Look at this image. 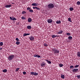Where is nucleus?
I'll list each match as a JSON object with an SVG mask.
<instances>
[{"label": "nucleus", "instance_id": "obj_1", "mask_svg": "<svg viewBox=\"0 0 80 80\" xmlns=\"http://www.w3.org/2000/svg\"><path fill=\"white\" fill-rule=\"evenodd\" d=\"M14 57H15V56L13 54H11L8 57V59L9 61H11L14 58Z\"/></svg>", "mask_w": 80, "mask_h": 80}, {"label": "nucleus", "instance_id": "obj_2", "mask_svg": "<svg viewBox=\"0 0 80 80\" xmlns=\"http://www.w3.org/2000/svg\"><path fill=\"white\" fill-rule=\"evenodd\" d=\"M48 8H53L54 7V4L53 3H50L48 6Z\"/></svg>", "mask_w": 80, "mask_h": 80}, {"label": "nucleus", "instance_id": "obj_3", "mask_svg": "<svg viewBox=\"0 0 80 80\" xmlns=\"http://www.w3.org/2000/svg\"><path fill=\"white\" fill-rule=\"evenodd\" d=\"M52 50L53 52H54V53L55 54H57V53H59V51L53 48L52 49Z\"/></svg>", "mask_w": 80, "mask_h": 80}, {"label": "nucleus", "instance_id": "obj_4", "mask_svg": "<svg viewBox=\"0 0 80 80\" xmlns=\"http://www.w3.org/2000/svg\"><path fill=\"white\" fill-rule=\"evenodd\" d=\"M31 75H35V76H36L38 75V73L36 72H31L30 73Z\"/></svg>", "mask_w": 80, "mask_h": 80}, {"label": "nucleus", "instance_id": "obj_5", "mask_svg": "<svg viewBox=\"0 0 80 80\" xmlns=\"http://www.w3.org/2000/svg\"><path fill=\"white\" fill-rule=\"evenodd\" d=\"M45 63L44 62H42V63H41V66L42 67H45Z\"/></svg>", "mask_w": 80, "mask_h": 80}, {"label": "nucleus", "instance_id": "obj_6", "mask_svg": "<svg viewBox=\"0 0 80 80\" xmlns=\"http://www.w3.org/2000/svg\"><path fill=\"white\" fill-rule=\"evenodd\" d=\"M47 22L48 23H51L53 22V20L51 19H48L47 20Z\"/></svg>", "mask_w": 80, "mask_h": 80}, {"label": "nucleus", "instance_id": "obj_7", "mask_svg": "<svg viewBox=\"0 0 80 80\" xmlns=\"http://www.w3.org/2000/svg\"><path fill=\"white\" fill-rule=\"evenodd\" d=\"M78 70V69H73L72 70V72H77Z\"/></svg>", "mask_w": 80, "mask_h": 80}, {"label": "nucleus", "instance_id": "obj_8", "mask_svg": "<svg viewBox=\"0 0 80 80\" xmlns=\"http://www.w3.org/2000/svg\"><path fill=\"white\" fill-rule=\"evenodd\" d=\"M12 7V5H8L7 4L5 6V8H10V7Z\"/></svg>", "mask_w": 80, "mask_h": 80}, {"label": "nucleus", "instance_id": "obj_9", "mask_svg": "<svg viewBox=\"0 0 80 80\" xmlns=\"http://www.w3.org/2000/svg\"><path fill=\"white\" fill-rule=\"evenodd\" d=\"M34 57H38V58H40V56L38 54L36 55V54H35L33 55Z\"/></svg>", "mask_w": 80, "mask_h": 80}, {"label": "nucleus", "instance_id": "obj_10", "mask_svg": "<svg viewBox=\"0 0 80 80\" xmlns=\"http://www.w3.org/2000/svg\"><path fill=\"white\" fill-rule=\"evenodd\" d=\"M29 39L30 40H31V41H32V40H33L35 39L34 37L32 36H31L30 38H29Z\"/></svg>", "mask_w": 80, "mask_h": 80}, {"label": "nucleus", "instance_id": "obj_11", "mask_svg": "<svg viewBox=\"0 0 80 80\" xmlns=\"http://www.w3.org/2000/svg\"><path fill=\"white\" fill-rule=\"evenodd\" d=\"M77 56L78 57H80V52L78 51L77 52Z\"/></svg>", "mask_w": 80, "mask_h": 80}, {"label": "nucleus", "instance_id": "obj_12", "mask_svg": "<svg viewBox=\"0 0 80 80\" xmlns=\"http://www.w3.org/2000/svg\"><path fill=\"white\" fill-rule=\"evenodd\" d=\"M38 5V3L37 4V3H35L32 4V6H35V7H37V6Z\"/></svg>", "mask_w": 80, "mask_h": 80}, {"label": "nucleus", "instance_id": "obj_13", "mask_svg": "<svg viewBox=\"0 0 80 80\" xmlns=\"http://www.w3.org/2000/svg\"><path fill=\"white\" fill-rule=\"evenodd\" d=\"M63 33V31L60 30L59 31V32L57 33L58 34H62Z\"/></svg>", "mask_w": 80, "mask_h": 80}, {"label": "nucleus", "instance_id": "obj_14", "mask_svg": "<svg viewBox=\"0 0 80 80\" xmlns=\"http://www.w3.org/2000/svg\"><path fill=\"white\" fill-rule=\"evenodd\" d=\"M30 35V33H24L23 34V37H25V36H27V35Z\"/></svg>", "mask_w": 80, "mask_h": 80}, {"label": "nucleus", "instance_id": "obj_15", "mask_svg": "<svg viewBox=\"0 0 80 80\" xmlns=\"http://www.w3.org/2000/svg\"><path fill=\"white\" fill-rule=\"evenodd\" d=\"M46 61L47 62V63H49V64H51V63H52V62H51V61H49L48 59H46Z\"/></svg>", "mask_w": 80, "mask_h": 80}, {"label": "nucleus", "instance_id": "obj_16", "mask_svg": "<svg viewBox=\"0 0 80 80\" xmlns=\"http://www.w3.org/2000/svg\"><path fill=\"white\" fill-rule=\"evenodd\" d=\"M28 22H31L32 21V18H29L28 19Z\"/></svg>", "mask_w": 80, "mask_h": 80}, {"label": "nucleus", "instance_id": "obj_17", "mask_svg": "<svg viewBox=\"0 0 80 80\" xmlns=\"http://www.w3.org/2000/svg\"><path fill=\"white\" fill-rule=\"evenodd\" d=\"M52 38H55V37H59V36H57V35H52L51 36Z\"/></svg>", "mask_w": 80, "mask_h": 80}, {"label": "nucleus", "instance_id": "obj_18", "mask_svg": "<svg viewBox=\"0 0 80 80\" xmlns=\"http://www.w3.org/2000/svg\"><path fill=\"white\" fill-rule=\"evenodd\" d=\"M61 77L62 78V79H65V75H64L61 74Z\"/></svg>", "mask_w": 80, "mask_h": 80}, {"label": "nucleus", "instance_id": "obj_19", "mask_svg": "<svg viewBox=\"0 0 80 80\" xmlns=\"http://www.w3.org/2000/svg\"><path fill=\"white\" fill-rule=\"evenodd\" d=\"M56 23H57V24H60L61 23V21H57L56 22Z\"/></svg>", "mask_w": 80, "mask_h": 80}, {"label": "nucleus", "instance_id": "obj_20", "mask_svg": "<svg viewBox=\"0 0 80 80\" xmlns=\"http://www.w3.org/2000/svg\"><path fill=\"white\" fill-rule=\"evenodd\" d=\"M27 28L28 29H31V28H32V27L30 26H28L27 27Z\"/></svg>", "mask_w": 80, "mask_h": 80}, {"label": "nucleus", "instance_id": "obj_21", "mask_svg": "<svg viewBox=\"0 0 80 80\" xmlns=\"http://www.w3.org/2000/svg\"><path fill=\"white\" fill-rule=\"evenodd\" d=\"M59 65L60 67H63V65L62 64L60 63L59 64Z\"/></svg>", "mask_w": 80, "mask_h": 80}, {"label": "nucleus", "instance_id": "obj_22", "mask_svg": "<svg viewBox=\"0 0 80 80\" xmlns=\"http://www.w3.org/2000/svg\"><path fill=\"white\" fill-rule=\"evenodd\" d=\"M14 17H12V18L11 17H10V18L11 20H12V21H13L14 19Z\"/></svg>", "mask_w": 80, "mask_h": 80}, {"label": "nucleus", "instance_id": "obj_23", "mask_svg": "<svg viewBox=\"0 0 80 80\" xmlns=\"http://www.w3.org/2000/svg\"><path fill=\"white\" fill-rule=\"evenodd\" d=\"M7 72V69H4L2 70V72H4V73H5Z\"/></svg>", "mask_w": 80, "mask_h": 80}, {"label": "nucleus", "instance_id": "obj_24", "mask_svg": "<svg viewBox=\"0 0 80 80\" xmlns=\"http://www.w3.org/2000/svg\"><path fill=\"white\" fill-rule=\"evenodd\" d=\"M69 10L70 11H73V8L72 7H71L70 8Z\"/></svg>", "mask_w": 80, "mask_h": 80}, {"label": "nucleus", "instance_id": "obj_25", "mask_svg": "<svg viewBox=\"0 0 80 80\" xmlns=\"http://www.w3.org/2000/svg\"><path fill=\"white\" fill-rule=\"evenodd\" d=\"M68 39H69V40H72V37L69 36L68 37Z\"/></svg>", "mask_w": 80, "mask_h": 80}, {"label": "nucleus", "instance_id": "obj_26", "mask_svg": "<svg viewBox=\"0 0 80 80\" xmlns=\"http://www.w3.org/2000/svg\"><path fill=\"white\" fill-rule=\"evenodd\" d=\"M68 21L70 22H72V20H71V18H68Z\"/></svg>", "mask_w": 80, "mask_h": 80}, {"label": "nucleus", "instance_id": "obj_27", "mask_svg": "<svg viewBox=\"0 0 80 80\" xmlns=\"http://www.w3.org/2000/svg\"><path fill=\"white\" fill-rule=\"evenodd\" d=\"M76 77H77L78 79H80V75L76 76Z\"/></svg>", "mask_w": 80, "mask_h": 80}, {"label": "nucleus", "instance_id": "obj_28", "mask_svg": "<svg viewBox=\"0 0 80 80\" xmlns=\"http://www.w3.org/2000/svg\"><path fill=\"white\" fill-rule=\"evenodd\" d=\"M29 12H31V13H33V10L32 9H30L29 10Z\"/></svg>", "mask_w": 80, "mask_h": 80}, {"label": "nucleus", "instance_id": "obj_29", "mask_svg": "<svg viewBox=\"0 0 80 80\" xmlns=\"http://www.w3.org/2000/svg\"><path fill=\"white\" fill-rule=\"evenodd\" d=\"M77 5H80V1H78L77 2Z\"/></svg>", "mask_w": 80, "mask_h": 80}, {"label": "nucleus", "instance_id": "obj_30", "mask_svg": "<svg viewBox=\"0 0 80 80\" xmlns=\"http://www.w3.org/2000/svg\"><path fill=\"white\" fill-rule=\"evenodd\" d=\"M20 43V42H19L17 41L16 42V44H17V45H19Z\"/></svg>", "mask_w": 80, "mask_h": 80}, {"label": "nucleus", "instance_id": "obj_31", "mask_svg": "<svg viewBox=\"0 0 80 80\" xmlns=\"http://www.w3.org/2000/svg\"><path fill=\"white\" fill-rule=\"evenodd\" d=\"M22 14H25V13H27V12H26L25 11H23L22 12Z\"/></svg>", "mask_w": 80, "mask_h": 80}, {"label": "nucleus", "instance_id": "obj_32", "mask_svg": "<svg viewBox=\"0 0 80 80\" xmlns=\"http://www.w3.org/2000/svg\"><path fill=\"white\" fill-rule=\"evenodd\" d=\"M20 69V68H17L16 69V72H18V70Z\"/></svg>", "mask_w": 80, "mask_h": 80}, {"label": "nucleus", "instance_id": "obj_33", "mask_svg": "<svg viewBox=\"0 0 80 80\" xmlns=\"http://www.w3.org/2000/svg\"><path fill=\"white\" fill-rule=\"evenodd\" d=\"M79 65H75L74 67V68H78L79 67Z\"/></svg>", "mask_w": 80, "mask_h": 80}, {"label": "nucleus", "instance_id": "obj_34", "mask_svg": "<svg viewBox=\"0 0 80 80\" xmlns=\"http://www.w3.org/2000/svg\"><path fill=\"white\" fill-rule=\"evenodd\" d=\"M30 7H28L27 8V10H29V11H30Z\"/></svg>", "mask_w": 80, "mask_h": 80}, {"label": "nucleus", "instance_id": "obj_35", "mask_svg": "<svg viewBox=\"0 0 80 80\" xmlns=\"http://www.w3.org/2000/svg\"><path fill=\"white\" fill-rule=\"evenodd\" d=\"M3 42H0V46H2V45H3Z\"/></svg>", "mask_w": 80, "mask_h": 80}, {"label": "nucleus", "instance_id": "obj_36", "mask_svg": "<svg viewBox=\"0 0 80 80\" xmlns=\"http://www.w3.org/2000/svg\"><path fill=\"white\" fill-rule=\"evenodd\" d=\"M66 35L68 36H70V33H67Z\"/></svg>", "mask_w": 80, "mask_h": 80}, {"label": "nucleus", "instance_id": "obj_37", "mask_svg": "<svg viewBox=\"0 0 80 80\" xmlns=\"http://www.w3.org/2000/svg\"><path fill=\"white\" fill-rule=\"evenodd\" d=\"M44 46H45V47H47L48 46V45L47 44L45 43L44 44Z\"/></svg>", "mask_w": 80, "mask_h": 80}, {"label": "nucleus", "instance_id": "obj_38", "mask_svg": "<svg viewBox=\"0 0 80 80\" xmlns=\"http://www.w3.org/2000/svg\"><path fill=\"white\" fill-rule=\"evenodd\" d=\"M72 68H73V66H71L70 67V69H72Z\"/></svg>", "mask_w": 80, "mask_h": 80}, {"label": "nucleus", "instance_id": "obj_39", "mask_svg": "<svg viewBox=\"0 0 80 80\" xmlns=\"http://www.w3.org/2000/svg\"><path fill=\"white\" fill-rule=\"evenodd\" d=\"M16 40H17V42H18L19 41V39H18V38H16Z\"/></svg>", "mask_w": 80, "mask_h": 80}, {"label": "nucleus", "instance_id": "obj_40", "mask_svg": "<svg viewBox=\"0 0 80 80\" xmlns=\"http://www.w3.org/2000/svg\"><path fill=\"white\" fill-rule=\"evenodd\" d=\"M23 75H25L27 73V72H26L24 71L23 72Z\"/></svg>", "mask_w": 80, "mask_h": 80}, {"label": "nucleus", "instance_id": "obj_41", "mask_svg": "<svg viewBox=\"0 0 80 80\" xmlns=\"http://www.w3.org/2000/svg\"><path fill=\"white\" fill-rule=\"evenodd\" d=\"M36 9H37V10H40V8L37 7H36Z\"/></svg>", "mask_w": 80, "mask_h": 80}, {"label": "nucleus", "instance_id": "obj_42", "mask_svg": "<svg viewBox=\"0 0 80 80\" xmlns=\"http://www.w3.org/2000/svg\"><path fill=\"white\" fill-rule=\"evenodd\" d=\"M13 18L14 19H13V21H14V20H17V19L15 18Z\"/></svg>", "mask_w": 80, "mask_h": 80}, {"label": "nucleus", "instance_id": "obj_43", "mask_svg": "<svg viewBox=\"0 0 80 80\" xmlns=\"http://www.w3.org/2000/svg\"><path fill=\"white\" fill-rule=\"evenodd\" d=\"M22 20H23L24 19V17L23 16L22 17Z\"/></svg>", "mask_w": 80, "mask_h": 80}, {"label": "nucleus", "instance_id": "obj_44", "mask_svg": "<svg viewBox=\"0 0 80 80\" xmlns=\"http://www.w3.org/2000/svg\"><path fill=\"white\" fill-rule=\"evenodd\" d=\"M32 8L33 9H35V8H36V7H33Z\"/></svg>", "mask_w": 80, "mask_h": 80}, {"label": "nucleus", "instance_id": "obj_45", "mask_svg": "<svg viewBox=\"0 0 80 80\" xmlns=\"http://www.w3.org/2000/svg\"><path fill=\"white\" fill-rule=\"evenodd\" d=\"M2 50V48H0V50Z\"/></svg>", "mask_w": 80, "mask_h": 80}, {"label": "nucleus", "instance_id": "obj_46", "mask_svg": "<svg viewBox=\"0 0 80 80\" xmlns=\"http://www.w3.org/2000/svg\"><path fill=\"white\" fill-rule=\"evenodd\" d=\"M13 2H12V4H13Z\"/></svg>", "mask_w": 80, "mask_h": 80}]
</instances>
